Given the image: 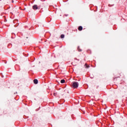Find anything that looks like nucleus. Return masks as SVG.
<instances>
[{"instance_id":"20e7f679","label":"nucleus","mask_w":127,"mask_h":127,"mask_svg":"<svg viewBox=\"0 0 127 127\" xmlns=\"http://www.w3.org/2000/svg\"><path fill=\"white\" fill-rule=\"evenodd\" d=\"M34 84H38V80L37 79H34Z\"/></svg>"},{"instance_id":"0eeeda50","label":"nucleus","mask_w":127,"mask_h":127,"mask_svg":"<svg viewBox=\"0 0 127 127\" xmlns=\"http://www.w3.org/2000/svg\"><path fill=\"white\" fill-rule=\"evenodd\" d=\"M64 37H65V35H64V34L61 35V38H64Z\"/></svg>"},{"instance_id":"9d476101","label":"nucleus","mask_w":127,"mask_h":127,"mask_svg":"<svg viewBox=\"0 0 127 127\" xmlns=\"http://www.w3.org/2000/svg\"><path fill=\"white\" fill-rule=\"evenodd\" d=\"M23 10H25V8H24V9H23Z\"/></svg>"},{"instance_id":"39448f33","label":"nucleus","mask_w":127,"mask_h":127,"mask_svg":"<svg viewBox=\"0 0 127 127\" xmlns=\"http://www.w3.org/2000/svg\"><path fill=\"white\" fill-rule=\"evenodd\" d=\"M61 83L62 84H64V83H65V80H64V79H62V80H61Z\"/></svg>"},{"instance_id":"7ed1b4c3","label":"nucleus","mask_w":127,"mask_h":127,"mask_svg":"<svg viewBox=\"0 0 127 127\" xmlns=\"http://www.w3.org/2000/svg\"><path fill=\"white\" fill-rule=\"evenodd\" d=\"M78 29L79 31H82V30H83V27H82V26H80L78 27Z\"/></svg>"},{"instance_id":"423d86ee","label":"nucleus","mask_w":127,"mask_h":127,"mask_svg":"<svg viewBox=\"0 0 127 127\" xmlns=\"http://www.w3.org/2000/svg\"><path fill=\"white\" fill-rule=\"evenodd\" d=\"M77 49L79 52H81V51H82V50L81 49H80V47H78Z\"/></svg>"},{"instance_id":"6e6552de","label":"nucleus","mask_w":127,"mask_h":127,"mask_svg":"<svg viewBox=\"0 0 127 127\" xmlns=\"http://www.w3.org/2000/svg\"><path fill=\"white\" fill-rule=\"evenodd\" d=\"M85 66L86 68H89L90 67L89 66H88L87 65V64H85Z\"/></svg>"},{"instance_id":"f03ea898","label":"nucleus","mask_w":127,"mask_h":127,"mask_svg":"<svg viewBox=\"0 0 127 127\" xmlns=\"http://www.w3.org/2000/svg\"><path fill=\"white\" fill-rule=\"evenodd\" d=\"M33 9H34V10H36V9H39V7H38V6H37V5L35 4L33 6Z\"/></svg>"},{"instance_id":"f257e3e1","label":"nucleus","mask_w":127,"mask_h":127,"mask_svg":"<svg viewBox=\"0 0 127 127\" xmlns=\"http://www.w3.org/2000/svg\"><path fill=\"white\" fill-rule=\"evenodd\" d=\"M72 87L74 88V89H76L79 87V83L76 81H73L72 82Z\"/></svg>"},{"instance_id":"1a4fd4ad","label":"nucleus","mask_w":127,"mask_h":127,"mask_svg":"<svg viewBox=\"0 0 127 127\" xmlns=\"http://www.w3.org/2000/svg\"><path fill=\"white\" fill-rule=\"evenodd\" d=\"M54 96H57V93H54Z\"/></svg>"},{"instance_id":"9b49d317","label":"nucleus","mask_w":127,"mask_h":127,"mask_svg":"<svg viewBox=\"0 0 127 127\" xmlns=\"http://www.w3.org/2000/svg\"><path fill=\"white\" fill-rule=\"evenodd\" d=\"M12 2H13V0H12Z\"/></svg>"}]
</instances>
